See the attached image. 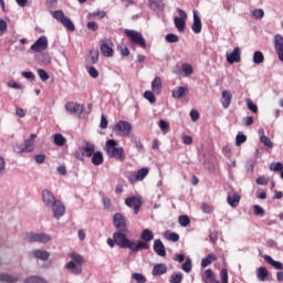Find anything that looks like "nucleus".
I'll use <instances>...</instances> for the list:
<instances>
[{
  "label": "nucleus",
  "instance_id": "nucleus-1",
  "mask_svg": "<svg viewBox=\"0 0 283 283\" xmlns=\"http://www.w3.org/2000/svg\"><path fill=\"white\" fill-rule=\"evenodd\" d=\"M113 224L118 230L113 233V238L119 249H129L133 253H138V251H148V249H150V245L142 240L135 242L127 238L125 234L128 233L127 220L122 213H115L113 216Z\"/></svg>",
  "mask_w": 283,
  "mask_h": 283
},
{
  "label": "nucleus",
  "instance_id": "nucleus-2",
  "mask_svg": "<svg viewBox=\"0 0 283 283\" xmlns=\"http://www.w3.org/2000/svg\"><path fill=\"white\" fill-rule=\"evenodd\" d=\"M104 150L109 158H115L118 161H124L126 159L125 149L118 147V143L115 139L106 140Z\"/></svg>",
  "mask_w": 283,
  "mask_h": 283
},
{
  "label": "nucleus",
  "instance_id": "nucleus-3",
  "mask_svg": "<svg viewBox=\"0 0 283 283\" xmlns=\"http://www.w3.org/2000/svg\"><path fill=\"white\" fill-rule=\"evenodd\" d=\"M69 258H71L72 261L65 264V269L70 271V273H73V275H81L85 262L84 258L76 252L70 253Z\"/></svg>",
  "mask_w": 283,
  "mask_h": 283
},
{
  "label": "nucleus",
  "instance_id": "nucleus-4",
  "mask_svg": "<svg viewBox=\"0 0 283 283\" xmlns=\"http://www.w3.org/2000/svg\"><path fill=\"white\" fill-rule=\"evenodd\" d=\"M124 33L126 36H128L129 42H132L133 44L139 45L143 49H147L146 40L144 39V36L140 32H137L135 30L125 29Z\"/></svg>",
  "mask_w": 283,
  "mask_h": 283
},
{
  "label": "nucleus",
  "instance_id": "nucleus-5",
  "mask_svg": "<svg viewBox=\"0 0 283 283\" xmlns=\"http://www.w3.org/2000/svg\"><path fill=\"white\" fill-rule=\"evenodd\" d=\"M52 17L61 22V24L69 31L74 32L76 30L75 24L72 22V20L67 17H65L64 12L62 10H57L53 12Z\"/></svg>",
  "mask_w": 283,
  "mask_h": 283
},
{
  "label": "nucleus",
  "instance_id": "nucleus-6",
  "mask_svg": "<svg viewBox=\"0 0 283 283\" xmlns=\"http://www.w3.org/2000/svg\"><path fill=\"white\" fill-rule=\"evenodd\" d=\"M132 130H133V125L126 120H119L114 126V132L122 137H128Z\"/></svg>",
  "mask_w": 283,
  "mask_h": 283
},
{
  "label": "nucleus",
  "instance_id": "nucleus-7",
  "mask_svg": "<svg viewBox=\"0 0 283 283\" xmlns=\"http://www.w3.org/2000/svg\"><path fill=\"white\" fill-rule=\"evenodd\" d=\"M52 240V237L48 233H35V232H28L25 233V241L30 243L40 242V243H48Z\"/></svg>",
  "mask_w": 283,
  "mask_h": 283
},
{
  "label": "nucleus",
  "instance_id": "nucleus-8",
  "mask_svg": "<svg viewBox=\"0 0 283 283\" xmlns=\"http://www.w3.org/2000/svg\"><path fill=\"white\" fill-rule=\"evenodd\" d=\"M125 205L134 209L135 214H138L143 207V198L139 196H132L125 199Z\"/></svg>",
  "mask_w": 283,
  "mask_h": 283
},
{
  "label": "nucleus",
  "instance_id": "nucleus-9",
  "mask_svg": "<svg viewBox=\"0 0 283 283\" xmlns=\"http://www.w3.org/2000/svg\"><path fill=\"white\" fill-rule=\"evenodd\" d=\"M65 109L73 116L81 117L84 113V105L75 102H69L65 104Z\"/></svg>",
  "mask_w": 283,
  "mask_h": 283
},
{
  "label": "nucleus",
  "instance_id": "nucleus-10",
  "mask_svg": "<svg viewBox=\"0 0 283 283\" xmlns=\"http://www.w3.org/2000/svg\"><path fill=\"white\" fill-rule=\"evenodd\" d=\"M114 44L111 40H102L101 41V53L105 56V57H111L114 56V49H113Z\"/></svg>",
  "mask_w": 283,
  "mask_h": 283
},
{
  "label": "nucleus",
  "instance_id": "nucleus-11",
  "mask_svg": "<svg viewBox=\"0 0 283 283\" xmlns=\"http://www.w3.org/2000/svg\"><path fill=\"white\" fill-rule=\"evenodd\" d=\"M50 207L52 208L53 217L55 219H61L65 214L66 207L61 200L54 201V203L51 205Z\"/></svg>",
  "mask_w": 283,
  "mask_h": 283
},
{
  "label": "nucleus",
  "instance_id": "nucleus-12",
  "mask_svg": "<svg viewBox=\"0 0 283 283\" xmlns=\"http://www.w3.org/2000/svg\"><path fill=\"white\" fill-rule=\"evenodd\" d=\"M178 12L181 18L176 17L174 19V22H175L177 30L179 32H184L186 30V20L185 19L188 17V14L186 11H184L181 9H179Z\"/></svg>",
  "mask_w": 283,
  "mask_h": 283
},
{
  "label": "nucleus",
  "instance_id": "nucleus-13",
  "mask_svg": "<svg viewBox=\"0 0 283 283\" xmlns=\"http://www.w3.org/2000/svg\"><path fill=\"white\" fill-rule=\"evenodd\" d=\"M49 41L46 36L39 38L34 44L31 45V50L34 52H43L48 49Z\"/></svg>",
  "mask_w": 283,
  "mask_h": 283
},
{
  "label": "nucleus",
  "instance_id": "nucleus-14",
  "mask_svg": "<svg viewBox=\"0 0 283 283\" xmlns=\"http://www.w3.org/2000/svg\"><path fill=\"white\" fill-rule=\"evenodd\" d=\"M242 60V52L240 48H235L231 53H227V62L229 64L240 63Z\"/></svg>",
  "mask_w": 283,
  "mask_h": 283
},
{
  "label": "nucleus",
  "instance_id": "nucleus-15",
  "mask_svg": "<svg viewBox=\"0 0 283 283\" xmlns=\"http://www.w3.org/2000/svg\"><path fill=\"white\" fill-rule=\"evenodd\" d=\"M274 49L276 51L279 60L283 62V36L280 34H276L274 38Z\"/></svg>",
  "mask_w": 283,
  "mask_h": 283
},
{
  "label": "nucleus",
  "instance_id": "nucleus-16",
  "mask_svg": "<svg viewBox=\"0 0 283 283\" xmlns=\"http://www.w3.org/2000/svg\"><path fill=\"white\" fill-rule=\"evenodd\" d=\"M42 200H43L44 205L48 207H51L53 203H55L57 201V199L55 198L53 192L48 189L42 191Z\"/></svg>",
  "mask_w": 283,
  "mask_h": 283
},
{
  "label": "nucleus",
  "instance_id": "nucleus-17",
  "mask_svg": "<svg viewBox=\"0 0 283 283\" xmlns=\"http://www.w3.org/2000/svg\"><path fill=\"white\" fill-rule=\"evenodd\" d=\"M154 251L160 258H166L167 252L164 242L160 239L154 241Z\"/></svg>",
  "mask_w": 283,
  "mask_h": 283
},
{
  "label": "nucleus",
  "instance_id": "nucleus-18",
  "mask_svg": "<svg viewBox=\"0 0 283 283\" xmlns=\"http://www.w3.org/2000/svg\"><path fill=\"white\" fill-rule=\"evenodd\" d=\"M256 277L260 282H266L269 280H271V272H269V270L264 266H260L256 270Z\"/></svg>",
  "mask_w": 283,
  "mask_h": 283
},
{
  "label": "nucleus",
  "instance_id": "nucleus-19",
  "mask_svg": "<svg viewBox=\"0 0 283 283\" xmlns=\"http://www.w3.org/2000/svg\"><path fill=\"white\" fill-rule=\"evenodd\" d=\"M232 98H233V95L231 91H223L221 95V101H220L222 104V107L229 108L231 106Z\"/></svg>",
  "mask_w": 283,
  "mask_h": 283
},
{
  "label": "nucleus",
  "instance_id": "nucleus-20",
  "mask_svg": "<svg viewBox=\"0 0 283 283\" xmlns=\"http://www.w3.org/2000/svg\"><path fill=\"white\" fill-rule=\"evenodd\" d=\"M151 273L155 277L165 275L166 273H168V266L165 263L156 264L154 265Z\"/></svg>",
  "mask_w": 283,
  "mask_h": 283
},
{
  "label": "nucleus",
  "instance_id": "nucleus-21",
  "mask_svg": "<svg viewBox=\"0 0 283 283\" xmlns=\"http://www.w3.org/2000/svg\"><path fill=\"white\" fill-rule=\"evenodd\" d=\"M151 91L156 95L161 94L163 92V80L159 76H156L154 81L151 82Z\"/></svg>",
  "mask_w": 283,
  "mask_h": 283
},
{
  "label": "nucleus",
  "instance_id": "nucleus-22",
  "mask_svg": "<svg viewBox=\"0 0 283 283\" xmlns=\"http://www.w3.org/2000/svg\"><path fill=\"white\" fill-rule=\"evenodd\" d=\"M201 280L205 283H213L217 280V275L211 269H208L202 274Z\"/></svg>",
  "mask_w": 283,
  "mask_h": 283
},
{
  "label": "nucleus",
  "instance_id": "nucleus-23",
  "mask_svg": "<svg viewBox=\"0 0 283 283\" xmlns=\"http://www.w3.org/2000/svg\"><path fill=\"white\" fill-rule=\"evenodd\" d=\"M191 29L197 34L202 32V21H201V18L197 13L193 14V24H192Z\"/></svg>",
  "mask_w": 283,
  "mask_h": 283
},
{
  "label": "nucleus",
  "instance_id": "nucleus-24",
  "mask_svg": "<svg viewBox=\"0 0 283 283\" xmlns=\"http://www.w3.org/2000/svg\"><path fill=\"white\" fill-rule=\"evenodd\" d=\"M32 255L36 260H42V262H46L50 258V252H48L45 250H35V251L32 252Z\"/></svg>",
  "mask_w": 283,
  "mask_h": 283
},
{
  "label": "nucleus",
  "instance_id": "nucleus-25",
  "mask_svg": "<svg viewBox=\"0 0 283 283\" xmlns=\"http://www.w3.org/2000/svg\"><path fill=\"white\" fill-rule=\"evenodd\" d=\"M212 262H218V256L213 253H210L201 260L202 269H207V266H210V264H212Z\"/></svg>",
  "mask_w": 283,
  "mask_h": 283
},
{
  "label": "nucleus",
  "instance_id": "nucleus-26",
  "mask_svg": "<svg viewBox=\"0 0 283 283\" xmlns=\"http://www.w3.org/2000/svg\"><path fill=\"white\" fill-rule=\"evenodd\" d=\"M165 2L163 0H149V8L151 10H159L163 11L165 10Z\"/></svg>",
  "mask_w": 283,
  "mask_h": 283
},
{
  "label": "nucleus",
  "instance_id": "nucleus-27",
  "mask_svg": "<svg viewBox=\"0 0 283 283\" xmlns=\"http://www.w3.org/2000/svg\"><path fill=\"white\" fill-rule=\"evenodd\" d=\"M227 200H228V203L233 208H237L238 205H240V196L238 195V192L228 195Z\"/></svg>",
  "mask_w": 283,
  "mask_h": 283
},
{
  "label": "nucleus",
  "instance_id": "nucleus-28",
  "mask_svg": "<svg viewBox=\"0 0 283 283\" xmlns=\"http://www.w3.org/2000/svg\"><path fill=\"white\" fill-rule=\"evenodd\" d=\"M264 260L265 262H268V264H271V266L277 269V271H283L282 262L273 260V258H271L270 255H264Z\"/></svg>",
  "mask_w": 283,
  "mask_h": 283
},
{
  "label": "nucleus",
  "instance_id": "nucleus-29",
  "mask_svg": "<svg viewBox=\"0 0 283 283\" xmlns=\"http://www.w3.org/2000/svg\"><path fill=\"white\" fill-rule=\"evenodd\" d=\"M36 138L35 134H31L29 139L24 140V150L25 151H33V145H34V140Z\"/></svg>",
  "mask_w": 283,
  "mask_h": 283
},
{
  "label": "nucleus",
  "instance_id": "nucleus-30",
  "mask_svg": "<svg viewBox=\"0 0 283 283\" xmlns=\"http://www.w3.org/2000/svg\"><path fill=\"white\" fill-rule=\"evenodd\" d=\"M187 92H188V87L180 86V87L174 88L171 95L172 97L180 99L186 95Z\"/></svg>",
  "mask_w": 283,
  "mask_h": 283
},
{
  "label": "nucleus",
  "instance_id": "nucleus-31",
  "mask_svg": "<svg viewBox=\"0 0 283 283\" xmlns=\"http://www.w3.org/2000/svg\"><path fill=\"white\" fill-rule=\"evenodd\" d=\"M104 163V155L102 151H96L92 155V164L99 166Z\"/></svg>",
  "mask_w": 283,
  "mask_h": 283
},
{
  "label": "nucleus",
  "instance_id": "nucleus-32",
  "mask_svg": "<svg viewBox=\"0 0 283 283\" xmlns=\"http://www.w3.org/2000/svg\"><path fill=\"white\" fill-rule=\"evenodd\" d=\"M82 149L84 150L86 157H92L95 154V145L91 144L90 142L85 143Z\"/></svg>",
  "mask_w": 283,
  "mask_h": 283
},
{
  "label": "nucleus",
  "instance_id": "nucleus-33",
  "mask_svg": "<svg viewBox=\"0 0 283 283\" xmlns=\"http://www.w3.org/2000/svg\"><path fill=\"white\" fill-rule=\"evenodd\" d=\"M140 238L144 240L142 242L147 243V242L154 240L155 234L151 230L145 229V230H143Z\"/></svg>",
  "mask_w": 283,
  "mask_h": 283
},
{
  "label": "nucleus",
  "instance_id": "nucleus-34",
  "mask_svg": "<svg viewBox=\"0 0 283 283\" xmlns=\"http://www.w3.org/2000/svg\"><path fill=\"white\" fill-rule=\"evenodd\" d=\"M148 175H149V169L148 168L139 169L138 171H136L137 181L144 180Z\"/></svg>",
  "mask_w": 283,
  "mask_h": 283
},
{
  "label": "nucleus",
  "instance_id": "nucleus-35",
  "mask_svg": "<svg viewBox=\"0 0 283 283\" xmlns=\"http://www.w3.org/2000/svg\"><path fill=\"white\" fill-rule=\"evenodd\" d=\"M184 280V274L181 272L174 273L170 275V283H181Z\"/></svg>",
  "mask_w": 283,
  "mask_h": 283
},
{
  "label": "nucleus",
  "instance_id": "nucleus-36",
  "mask_svg": "<svg viewBox=\"0 0 283 283\" xmlns=\"http://www.w3.org/2000/svg\"><path fill=\"white\" fill-rule=\"evenodd\" d=\"M54 144L56 146H64L66 144V138L62 134H55Z\"/></svg>",
  "mask_w": 283,
  "mask_h": 283
},
{
  "label": "nucleus",
  "instance_id": "nucleus-37",
  "mask_svg": "<svg viewBox=\"0 0 283 283\" xmlns=\"http://www.w3.org/2000/svg\"><path fill=\"white\" fill-rule=\"evenodd\" d=\"M19 277L11 276L9 274H0V282L13 283L18 282Z\"/></svg>",
  "mask_w": 283,
  "mask_h": 283
},
{
  "label": "nucleus",
  "instance_id": "nucleus-38",
  "mask_svg": "<svg viewBox=\"0 0 283 283\" xmlns=\"http://www.w3.org/2000/svg\"><path fill=\"white\" fill-rule=\"evenodd\" d=\"M132 280H135V282H137V283H146L147 282V277L142 273H133Z\"/></svg>",
  "mask_w": 283,
  "mask_h": 283
},
{
  "label": "nucleus",
  "instance_id": "nucleus-39",
  "mask_svg": "<svg viewBox=\"0 0 283 283\" xmlns=\"http://www.w3.org/2000/svg\"><path fill=\"white\" fill-rule=\"evenodd\" d=\"M159 128L161 129L163 134H167V133H169L171 130L170 129V124L167 123L164 119L159 120Z\"/></svg>",
  "mask_w": 283,
  "mask_h": 283
},
{
  "label": "nucleus",
  "instance_id": "nucleus-40",
  "mask_svg": "<svg viewBox=\"0 0 283 283\" xmlns=\"http://www.w3.org/2000/svg\"><path fill=\"white\" fill-rule=\"evenodd\" d=\"M253 62L255 64H261L262 62H264V54H262V52L260 51L254 52Z\"/></svg>",
  "mask_w": 283,
  "mask_h": 283
},
{
  "label": "nucleus",
  "instance_id": "nucleus-41",
  "mask_svg": "<svg viewBox=\"0 0 283 283\" xmlns=\"http://www.w3.org/2000/svg\"><path fill=\"white\" fill-rule=\"evenodd\" d=\"M125 177L128 179L130 184H135L138 181L136 171H128L125 174Z\"/></svg>",
  "mask_w": 283,
  "mask_h": 283
},
{
  "label": "nucleus",
  "instance_id": "nucleus-42",
  "mask_svg": "<svg viewBox=\"0 0 283 283\" xmlns=\"http://www.w3.org/2000/svg\"><path fill=\"white\" fill-rule=\"evenodd\" d=\"M220 280H221V283H229V271L227 268H223L220 271Z\"/></svg>",
  "mask_w": 283,
  "mask_h": 283
},
{
  "label": "nucleus",
  "instance_id": "nucleus-43",
  "mask_svg": "<svg viewBox=\"0 0 283 283\" xmlns=\"http://www.w3.org/2000/svg\"><path fill=\"white\" fill-rule=\"evenodd\" d=\"M91 63L96 64L99 61V52L97 50H92L90 52Z\"/></svg>",
  "mask_w": 283,
  "mask_h": 283
},
{
  "label": "nucleus",
  "instance_id": "nucleus-44",
  "mask_svg": "<svg viewBox=\"0 0 283 283\" xmlns=\"http://www.w3.org/2000/svg\"><path fill=\"white\" fill-rule=\"evenodd\" d=\"M24 283H49V282L39 276H31V277L27 279Z\"/></svg>",
  "mask_w": 283,
  "mask_h": 283
},
{
  "label": "nucleus",
  "instance_id": "nucleus-45",
  "mask_svg": "<svg viewBox=\"0 0 283 283\" xmlns=\"http://www.w3.org/2000/svg\"><path fill=\"white\" fill-rule=\"evenodd\" d=\"M166 42L168 43H177L179 42V36L177 34L174 33H169L165 36Z\"/></svg>",
  "mask_w": 283,
  "mask_h": 283
},
{
  "label": "nucleus",
  "instance_id": "nucleus-46",
  "mask_svg": "<svg viewBox=\"0 0 283 283\" xmlns=\"http://www.w3.org/2000/svg\"><path fill=\"white\" fill-rule=\"evenodd\" d=\"M182 271H185V273H190L192 271L191 259H187L186 262L182 264Z\"/></svg>",
  "mask_w": 283,
  "mask_h": 283
},
{
  "label": "nucleus",
  "instance_id": "nucleus-47",
  "mask_svg": "<svg viewBox=\"0 0 283 283\" xmlns=\"http://www.w3.org/2000/svg\"><path fill=\"white\" fill-rule=\"evenodd\" d=\"M178 221H179L180 226H182V227H187L191 223L189 216H180L178 218Z\"/></svg>",
  "mask_w": 283,
  "mask_h": 283
},
{
  "label": "nucleus",
  "instance_id": "nucleus-48",
  "mask_svg": "<svg viewBox=\"0 0 283 283\" xmlns=\"http://www.w3.org/2000/svg\"><path fill=\"white\" fill-rule=\"evenodd\" d=\"M182 71L186 75H191L193 74V66L189 63L182 64Z\"/></svg>",
  "mask_w": 283,
  "mask_h": 283
},
{
  "label": "nucleus",
  "instance_id": "nucleus-49",
  "mask_svg": "<svg viewBox=\"0 0 283 283\" xmlns=\"http://www.w3.org/2000/svg\"><path fill=\"white\" fill-rule=\"evenodd\" d=\"M260 140L262 144H264L265 146H268L269 148H273V142H271V138H269L268 136L265 135H262L260 137Z\"/></svg>",
  "mask_w": 283,
  "mask_h": 283
},
{
  "label": "nucleus",
  "instance_id": "nucleus-50",
  "mask_svg": "<svg viewBox=\"0 0 283 283\" xmlns=\"http://www.w3.org/2000/svg\"><path fill=\"white\" fill-rule=\"evenodd\" d=\"M144 97L149 102V103H156V96L153 92L147 91L144 93Z\"/></svg>",
  "mask_w": 283,
  "mask_h": 283
},
{
  "label": "nucleus",
  "instance_id": "nucleus-51",
  "mask_svg": "<svg viewBox=\"0 0 283 283\" xmlns=\"http://www.w3.org/2000/svg\"><path fill=\"white\" fill-rule=\"evenodd\" d=\"M38 75L40 76V78L42 81H48L50 78L49 73L46 71H44L43 69L38 70Z\"/></svg>",
  "mask_w": 283,
  "mask_h": 283
},
{
  "label": "nucleus",
  "instance_id": "nucleus-52",
  "mask_svg": "<svg viewBox=\"0 0 283 283\" xmlns=\"http://www.w3.org/2000/svg\"><path fill=\"white\" fill-rule=\"evenodd\" d=\"M252 15H253L255 19H263V18H264V10H262V9L253 10V11H252Z\"/></svg>",
  "mask_w": 283,
  "mask_h": 283
},
{
  "label": "nucleus",
  "instance_id": "nucleus-53",
  "mask_svg": "<svg viewBox=\"0 0 283 283\" xmlns=\"http://www.w3.org/2000/svg\"><path fill=\"white\" fill-rule=\"evenodd\" d=\"M87 72L93 78H97L99 76V72L94 66H90Z\"/></svg>",
  "mask_w": 283,
  "mask_h": 283
},
{
  "label": "nucleus",
  "instance_id": "nucleus-54",
  "mask_svg": "<svg viewBox=\"0 0 283 283\" xmlns=\"http://www.w3.org/2000/svg\"><path fill=\"white\" fill-rule=\"evenodd\" d=\"M270 169L272 171H282L283 170V164L282 163H274L270 166Z\"/></svg>",
  "mask_w": 283,
  "mask_h": 283
},
{
  "label": "nucleus",
  "instance_id": "nucleus-55",
  "mask_svg": "<svg viewBox=\"0 0 283 283\" xmlns=\"http://www.w3.org/2000/svg\"><path fill=\"white\" fill-rule=\"evenodd\" d=\"M7 30H8V23L3 20H0V36L6 34Z\"/></svg>",
  "mask_w": 283,
  "mask_h": 283
},
{
  "label": "nucleus",
  "instance_id": "nucleus-56",
  "mask_svg": "<svg viewBox=\"0 0 283 283\" xmlns=\"http://www.w3.org/2000/svg\"><path fill=\"white\" fill-rule=\"evenodd\" d=\"M247 105L250 111L258 113V105L254 104L251 99H247Z\"/></svg>",
  "mask_w": 283,
  "mask_h": 283
},
{
  "label": "nucleus",
  "instance_id": "nucleus-57",
  "mask_svg": "<svg viewBox=\"0 0 283 283\" xmlns=\"http://www.w3.org/2000/svg\"><path fill=\"white\" fill-rule=\"evenodd\" d=\"M99 127L103 128V129L108 127V119L105 115L101 116Z\"/></svg>",
  "mask_w": 283,
  "mask_h": 283
},
{
  "label": "nucleus",
  "instance_id": "nucleus-58",
  "mask_svg": "<svg viewBox=\"0 0 283 283\" xmlns=\"http://www.w3.org/2000/svg\"><path fill=\"white\" fill-rule=\"evenodd\" d=\"M247 142V135H238L235 138V145L240 146L242 143Z\"/></svg>",
  "mask_w": 283,
  "mask_h": 283
},
{
  "label": "nucleus",
  "instance_id": "nucleus-59",
  "mask_svg": "<svg viewBox=\"0 0 283 283\" xmlns=\"http://www.w3.org/2000/svg\"><path fill=\"white\" fill-rule=\"evenodd\" d=\"M168 239L172 242H177L180 240V235L176 232H170Z\"/></svg>",
  "mask_w": 283,
  "mask_h": 283
},
{
  "label": "nucleus",
  "instance_id": "nucleus-60",
  "mask_svg": "<svg viewBox=\"0 0 283 283\" xmlns=\"http://www.w3.org/2000/svg\"><path fill=\"white\" fill-rule=\"evenodd\" d=\"M103 205L105 209H109L112 207V200L108 197H103L102 198Z\"/></svg>",
  "mask_w": 283,
  "mask_h": 283
},
{
  "label": "nucleus",
  "instance_id": "nucleus-61",
  "mask_svg": "<svg viewBox=\"0 0 283 283\" xmlns=\"http://www.w3.org/2000/svg\"><path fill=\"white\" fill-rule=\"evenodd\" d=\"M254 214L255 216H264V209L262 208V207H260V206H254Z\"/></svg>",
  "mask_w": 283,
  "mask_h": 283
},
{
  "label": "nucleus",
  "instance_id": "nucleus-62",
  "mask_svg": "<svg viewBox=\"0 0 283 283\" xmlns=\"http://www.w3.org/2000/svg\"><path fill=\"white\" fill-rule=\"evenodd\" d=\"M201 209L205 213H211L213 210L212 207L208 203H202Z\"/></svg>",
  "mask_w": 283,
  "mask_h": 283
},
{
  "label": "nucleus",
  "instance_id": "nucleus-63",
  "mask_svg": "<svg viewBox=\"0 0 283 283\" xmlns=\"http://www.w3.org/2000/svg\"><path fill=\"white\" fill-rule=\"evenodd\" d=\"M87 28L92 30L93 32L98 30V24L94 21L87 23Z\"/></svg>",
  "mask_w": 283,
  "mask_h": 283
},
{
  "label": "nucleus",
  "instance_id": "nucleus-64",
  "mask_svg": "<svg viewBox=\"0 0 283 283\" xmlns=\"http://www.w3.org/2000/svg\"><path fill=\"white\" fill-rule=\"evenodd\" d=\"M34 159H35V161H36L38 164H43V163L45 161V159H46V156H45V155H36V156L34 157Z\"/></svg>",
  "mask_w": 283,
  "mask_h": 283
}]
</instances>
